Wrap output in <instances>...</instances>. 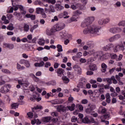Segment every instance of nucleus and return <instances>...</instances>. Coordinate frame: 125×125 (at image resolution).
Here are the masks:
<instances>
[{
    "instance_id": "nucleus-1",
    "label": "nucleus",
    "mask_w": 125,
    "mask_h": 125,
    "mask_svg": "<svg viewBox=\"0 0 125 125\" xmlns=\"http://www.w3.org/2000/svg\"><path fill=\"white\" fill-rule=\"evenodd\" d=\"M93 21H94V17H89L85 19L82 23L81 27L83 28L87 27V28H85L83 31V33L84 35H86V34H92L94 36H97L98 35V33H99L100 28L95 25H90Z\"/></svg>"
},
{
    "instance_id": "nucleus-2",
    "label": "nucleus",
    "mask_w": 125,
    "mask_h": 125,
    "mask_svg": "<svg viewBox=\"0 0 125 125\" xmlns=\"http://www.w3.org/2000/svg\"><path fill=\"white\" fill-rule=\"evenodd\" d=\"M95 105L92 104H89L88 105V107L85 110V112L87 114H91L93 112V110L95 109Z\"/></svg>"
},
{
    "instance_id": "nucleus-3",
    "label": "nucleus",
    "mask_w": 125,
    "mask_h": 125,
    "mask_svg": "<svg viewBox=\"0 0 125 125\" xmlns=\"http://www.w3.org/2000/svg\"><path fill=\"white\" fill-rule=\"evenodd\" d=\"M65 27V24L62 22L57 23L55 25L56 32H59V31H61V30H63Z\"/></svg>"
},
{
    "instance_id": "nucleus-4",
    "label": "nucleus",
    "mask_w": 125,
    "mask_h": 125,
    "mask_svg": "<svg viewBox=\"0 0 125 125\" xmlns=\"http://www.w3.org/2000/svg\"><path fill=\"white\" fill-rule=\"evenodd\" d=\"M85 84H86V80L84 78L82 77L77 85V87L83 88L84 86H85Z\"/></svg>"
},
{
    "instance_id": "nucleus-5",
    "label": "nucleus",
    "mask_w": 125,
    "mask_h": 125,
    "mask_svg": "<svg viewBox=\"0 0 125 125\" xmlns=\"http://www.w3.org/2000/svg\"><path fill=\"white\" fill-rule=\"evenodd\" d=\"M109 32L112 34H117V33H120L122 32V28L119 27H112L109 29Z\"/></svg>"
},
{
    "instance_id": "nucleus-6",
    "label": "nucleus",
    "mask_w": 125,
    "mask_h": 125,
    "mask_svg": "<svg viewBox=\"0 0 125 125\" xmlns=\"http://www.w3.org/2000/svg\"><path fill=\"white\" fill-rule=\"evenodd\" d=\"M119 50H125V45L123 44L117 45L114 48V51L115 52H118Z\"/></svg>"
},
{
    "instance_id": "nucleus-7",
    "label": "nucleus",
    "mask_w": 125,
    "mask_h": 125,
    "mask_svg": "<svg viewBox=\"0 0 125 125\" xmlns=\"http://www.w3.org/2000/svg\"><path fill=\"white\" fill-rule=\"evenodd\" d=\"M9 91V89L6 87V84L2 86L0 89V92L1 93H7Z\"/></svg>"
},
{
    "instance_id": "nucleus-8",
    "label": "nucleus",
    "mask_w": 125,
    "mask_h": 125,
    "mask_svg": "<svg viewBox=\"0 0 125 125\" xmlns=\"http://www.w3.org/2000/svg\"><path fill=\"white\" fill-rule=\"evenodd\" d=\"M113 47L114 45L112 43H109L104 47L103 48L104 50L107 51V50H111V49H112V48H113Z\"/></svg>"
},
{
    "instance_id": "nucleus-9",
    "label": "nucleus",
    "mask_w": 125,
    "mask_h": 125,
    "mask_svg": "<svg viewBox=\"0 0 125 125\" xmlns=\"http://www.w3.org/2000/svg\"><path fill=\"white\" fill-rule=\"evenodd\" d=\"M57 110L58 112H65L66 111V107L62 105H57Z\"/></svg>"
},
{
    "instance_id": "nucleus-10",
    "label": "nucleus",
    "mask_w": 125,
    "mask_h": 125,
    "mask_svg": "<svg viewBox=\"0 0 125 125\" xmlns=\"http://www.w3.org/2000/svg\"><path fill=\"white\" fill-rule=\"evenodd\" d=\"M101 67H102V69H101V72L102 73H105L106 71H107V65L105 64V63H103L101 64Z\"/></svg>"
},
{
    "instance_id": "nucleus-11",
    "label": "nucleus",
    "mask_w": 125,
    "mask_h": 125,
    "mask_svg": "<svg viewBox=\"0 0 125 125\" xmlns=\"http://www.w3.org/2000/svg\"><path fill=\"white\" fill-rule=\"evenodd\" d=\"M64 70L62 68H58L57 71L58 76L59 77H61L62 75H63Z\"/></svg>"
},
{
    "instance_id": "nucleus-12",
    "label": "nucleus",
    "mask_w": 125,
    "mask_h": 125,
    "mask_svg": "<svg viewBox=\"0 0 125 125\" xmlns=\"http://www.w3.org/2000/svg\"><path fill=\"white\" fill-rule=\"evenodd\" d=\"M35 67H43L44 66V62L41 61L40 62H36L34 64Z\"/></svg>"
},
{
    "instance_id": "nucleus-13",
    "label": "nucleus",
    "mask_w": 125,
    "mask_h": 125,
    "mask_svg": "<svg viewBox=\"0 0 125 125\" xmlns=\"http://www.w3.org/2000/svg\"><path fill=\"white\" fill-rule=\"evenodd\" d=\"M25 17L26 18H31V20L32 21L35 20L36 19V15H35L26 14Z\"/></svg>"
},
{
    "instance_id": "nucleus-14",
    "label": "nucleus",
    "mask_w": 125,
    "mask_h": 125,
    "mask_svg": "<svg viewBox=\"0 0 125 125\" xmlns=\"http://www.w3.org/2000/svg\"><path fill=\"white\" fill-rule=\"evenodd\" d=\"M89 69L90 71H96L97 66L95 64H91L89 65Z\"/></svg>"
},
{
    "instance_id": "nucleus-15",
    "label": "nucleus",
    "mask_w": 125,
    "mask_h": 125,
    "mask_svg": "<svg viewBox=\"0 0 125 125\" xmlns=\"http://www.w3.org/2000/svg\"><path fill=\"white\" fill-rule=\"evenodd\" d=\"M62 79L64 83H68L69 82H70V80H69V78L65 76H63L62 78Z\"/></svg>"
},
{
    "instance_id": "nucleus-16",
    "label": "nucleus",
    "mask_w": 125,
    "mask_h": 125,
    "mask_svg": "<svg viewBox=\"0 0 125 125\" xmlns=\"http://www.w3.org/2000/svg\"><path fill=\"white\" fill-rule=\"evenodd\" d=\"M55 8L58 11H61V10L64 9V7L62 5L59 4H57Z\"/></svg>"
},
{
    "instance_id": "nucleus-17",
    "label": "nucleus",
    "mask_w": 125,
    "mask_h": 125,
    "mask_svg": "<svg viewBox=\"0 0 125 125\" xmlns=\"http://www.w3.org/2000/svg\"><path fill=\"white\" fill-rule=\"evenodd\" d=\"M82 123H83L84 124H89V123H90V120L88 119V117H85L83 119Z\"/></svg>"
},
{
    "instance_id": "nucleus-18",
    "label": "nucleus",
    "mask_w": 125,
    "mask_h": 125,
    "mask_svg": "<svg viewBox=\"0 0 125 125\" xmlns=\"http://www.w3.org/2000/svg\"><path fill=\"white\" fill-rule=\"evenodd\" d=\"M43 12H44V10L42 8H37L36 9V13L37 14H40V13L42 14Z\"/></svg>"
},
{
    "instance_id": "nucleus-19",
    "label": "nucleus",
    "mask_w": 125,
    "mask_h": 125,
    "mask_svg": "<svg viewBox=\"0 0 125 125\" xmlns=\"http://www.w3.org/2000/svg\"><path fill=\"white\" fill-rule=\"evenodd\" d=\"M94 55L97 57H98V56L100 57H102V56H103V53L102 51H98L94 53Z\"/></svg>"
},
{
    "instance_id": "nucleus-20",
    "label": "nucleus",
    "mask_w": 125,
    "mask_h": 125,
    "mask_svg": "<svg viewBox=\"0 0 125 125\" xmlns=\"http://www.w3.org/2000/svg\"><path fill=\"white\" fill-rule=\"evenodd\" d=\"M24 96H20V99L21 101H19L20 105H24L25 104V102L24 101H22L23 99H24Z\"/></svg>"
},
{
    "instance_id": "nucleus-21",
    "label": "nucleus",
    "mask_w": 125,
    "mask_h": 125,
    "mask_svg": "<svg viewBox=\"0 0 125 125\" xmlns=\"http://www.w3.org/2000/svg\"><path fill=\"white\" fill-rule=\"evenodd\" d=\"M73 68H74V69H75V68H77L78 69V74H79V75H81L82 74V69L81 68V67H79V65H75L73 66Z\"/></svg>"
},
{
    "instance_id": "nucleus-22",
    "label": "nucleus",
    "mask_w": 125,
    "mask_h": 125,
    "mask_svg": "<svg viewBox=\"0 0 125 125\" xmlns=\"http://www.w3.org/2000/svg\"><path fill=\"white\" fill-rule=\"evenodd\" d=\"M60 35L63 39H68V35H67L66 33L60 32Z\"/></svg>"
},
{
    "instance_id": "nucleus-23",
    "label": "nucleus",
    "mask_w": 125,
    "mask_h": 125,
    "mask_svg": "<svg viewBox=\"0 0 125 125\" xmlns=\"http://www.w3.org/2000/svg\"><path fill=\"white\" fill-rule=\"evenodd\" d=\"M7 30L9 31H12L14 30V27H13V24L12 23H10L9 25L7 27Z\"/></svg>"
},
{
    "instance_id": "nucleus-24",
    "label": "nucleus",
    "mask_w": 125,
    "mask_h": 125,
    "mask_svg": "<svg viewBox=\"0 0 125 125\" xmlns=\"http://www.w3.org/2000/svg\"><path fill=\"white\" fill-rule=\"evenodd\" d=\"M75 104H73L71 105V106H67V108H68L69 111H74L75 110Z\"/></svg>"
},
{
    "instance_id": "nucleus-25",
    "label": "nucleus",
    "mask_w": 125,
    "mask_h": 125,
    "mask_svg": "<svg viewBox=\"0 0 125 125\" xmlns=\"http://www.w3.org/2000/svg\"><path fill=\"white\" fill-rule=\"evenodd\" d=\"M57 48H58V52H62V51H63V49L62 48V45L60 44H58L57 45Z\"/></svg>"
},
{
    "instance_id": "nucleus-26",
    "label": "nucleus",
    "mask_w": 125,
    "mask_h": 125,
    "mask_svg": "<svg viewBox=\"0 0 125 125\" xmlns=\"http://www.w3.org/2000/svg\"><path fill=\"white\" fill-rule=\"evenodd\" d=\"M12 1V5L13 6V7H14V10L15 11H17V10H18L19 9V5H13V0H11Z\"/></svg>"
},
{
    "instance_id": "nucleus-27",
    "label": "nucleus",
    "mask_w": 125,
    "mask_h": 125,
    "mask_svg": "<svg viewBox=\"0 0 125 125\" xmlns=\"http://www.w3.org/2000/svg\"><path fill=\"white\" fill-rule=\"evenodd\" d=\"M44 40H43V39H39V41L38 42V43L40 45H44Z\"/></svg>"
},
{
    "instance_id": "nucleus-28",
    "label": "nucleus",
    "mask_w": 125,
    "mask_h": 125,
    "mask_svg": "<svg viewBox=\"0 0 125 125\" xmlns=\"http://www.w3.org/2000/svg\"><path fill=\"white\" fill-rule=\"evenodd\" d=\"M19 106V104L17 103L12 104L11 105L12 109H16L17 108H18Z\"/></svg>"
},
{
    "instance_id": "nucleus-29",
    "label": "nucleus",
    "mask_w": 125,
    "mask_h": 125,
    "mask_svg": "<svg viewBox=\"0 0 125 125\" xmlns=\"http://www.w3.org/2000/svg\"><path fill=\"white\" fill-rule=\"evenodd\" d=\"M17 68L18 70H24V69H25V66H21V65H20L19 63H17Z\"/></svg>"
},
{
    "instance_id": "nucleus-30",
    "label": "nucleus",
    "mask_w": 125,
    "mask_h": 125,
    "mask_svg": "<svg viewBox=\"0 0 125 125\" xmlns=\"http://www.w3.org/2000/svg\"><path fill=\"white\" fill-rule=\"evenodd\" d=\"M91 45H92V44L88 45V46L84 45L83 47V49H84V50H88V49H89V47L90 48H92V47H91Z\"/></svg>"
},
{
    "instance_id": "nucleus-31",
    "label": "nucleus",
    "mask_w": 125,
    "mask_h": 125,
    "mask_svg": "<svg viewBox=\"0 0 125 125\" xmlns=\"http://www.w3.org/2000/svg\"><path fill=\"white\" fill-rule=\"evenodd\" d=\"M58 17L59 18H64V19H67V18H69V16H66L65 17H64L63 15V13H61V14H60L59 15H58Z\"/></svg>"
},
{
    "instance_id": "nucleus-32",
    "label": "nucleus",
    "mask_w": 125,
    "mask_h": 125,
    "mask_svg": "<svg viewBox=\"0 0 125 125\" xmlns=\"http://www.w3.org/2000/svg\"><path fill=\"white\" fill-rule=\"evenodd\" d=\"M51 120V118H50V117H46L44 118V123H49Z\"/></svg>"
},
{
    "instance_id": "nucleus-33",
    "label": "nucleus",
    "mask_w": 125,
    "mask_h": 125,
    "mask_svg": "<svg viewBox=\"0 0 125 125\" xmlns=\"http://www.w3.org/2000/svg\"><path fill=\"white\" fill-rule=\"evenodd\" d=\"M52 104H60L61 103V101L60 100L56 99L52 102Z\"/></svg>"
},
{
    "instance_id": "nucleus-34",
    "label": "nucleus",
    "mask_w": 125,
    "mask_h": 125,
    "mask_svg": "<svg viewBox=\"0 0 125 125\" xmlns=\"http://www.w3.org/2000/svg\"><path fill=\"white\" fill-rule=\"evenodd\" d=\"M77 18H78V17L77 16L73 15V16L70 18V22H73L74 21H77Z\"/></svg>"
},
{
    "instance_id": "nucleus-35",
    "label": "nucleus",
    "mask_w": 125,
    "mask_h": 125,
    "mask_svg": "<svg viewBox=\"0 0 125 125\" xmlns=\"http://www.w3.org/2000/svg\"><path fill=\"white\" fill-rule=\"evenodd\" d=\"M109 22H110V18H107L106 19H104V25L105 24H108Z\"/></svg>"
},
{
    "instance_id": "nucleus-36",
    "label": "nucleus",
    "mask_w": 125,
    "mask_h": 125,
    "mask_svg": "<svg viewBox=\"0 0 125 125\" xmlns=\"http://www.w3.org/2000/svg\"><path fill=\"white\" fill-rule=\"evenodd\" d=\"M98 24L99 25H104V19H100L98 21Z\"/></svg>"
},
{
    "instance_id": "nucleus-37",
    "label": "nucleus",
    "mask_w": 125,
    "mask_h": 125,
    "mask_svg": "<svg viewBox=\"0 0 125 125\" xmlns=\"http://www.w3.org/2000/svg\"><path fill=\"white\" fill-rule=\"evenodd\" d=\"M78 121V118L76 117L75 116H73L71 118V122L72 123H76Z\"/></svg>"
},
{
    "instance_id": "nucleus-38",
    "label": "nucleus",
    "mask_w": 125,
    "mask_h": 125,
    "mask_svg": "<svg viewBox=\"0 0 125 125\" xmlns=\"http://www.w3.org/2000/svg\"><path fill=\"white\" fill-rule=\"evenodd\" d=\"M44 65L45 68H48L51 66V63L50 62H46Z\"/></svg>"
},
{
    "instance_id": "nucleus-39",
    "label": "nucleus",
    "mask_w": 125,
    "mask_h": 125,
    "mask_svg": "<svg viewBox=\"0 0 125 125\" xmlns=\"http://www.w3.org/2000/svg\"><path fill=\"white\" fill-rule=\"evenodd\" d=\"M73 13L75 16H76L77 15H80V14H81V12L79 10L74 11L73 12Z\"/></svg>"
},
{
    "instance_id": "nucleus-40",
    "label": "nucleus",
    "mask_w": 125,
    "mask_h": 125,
    "mask_svg": "<svg viewBox=\"0 0 125 125\" xmlns=\"http://www.w3.org/2000/svg\"><path fill=\"white\" fill-rule=\"evenodd\" d=\"M111 96L112 97H116V96H118V93L116 92V91L112 92L110 94Z\"/></svg>"
},
{
    "instance_id": "nucleus-41",
    "label": "nucleus",
    "mask_w": 125,
    "mask_h": 125,
    "mask_svg": "<svg viewBox=\"0 0 125 125\" xmlns=\"http://www.w3.org/2000/svg\"><path fill=\"white\" fill-rule=\"evenodd\" d=\"M109 118H110V114L109 113L106 114L104 115V120H108Z\"/></svg>"
},
{
    "instance_id": "nucleus-42",
    "label": "nucleus",
    "mask_w": 125,
    "mask_h": 125,
    "mask_svg": "<svg viewBox=\"0 0 125 125\" xmlns=\"http://www.w3.org/2000/svg\"><path fill=\"white\" fill-rule=\"evenodd\" d=\"M8 48H9V49H13V48H14V45H13V44L9 43L8 45Z\"/></svg>"
},
{
    "instance_id": "nucleus-43",
    "label": "nucleus",
    "mask_w": 125,
    "mask_h": 125,
    "mask_svg": "<svg viewBox=\"0 0 125 125\" xmlns=\"http://www.w3.org/2000/svg\"><path fill=\"white\" fill-rule=\"evenodd\" d=\"M33 109H35V110H41V109H42V106L41 105H37L34 107Z\"/></svg>"
},
{
    "instance_id": "nucleus-44",
    "label": "nucleus",
    "mask_w": 125,
    "mask_h": 125,
    "mask_svg": "<svg viewBox=\"0 0 125 125\" xmlns=\"http://www.w3.org/2000/svg\"><path fill=\"white\" fill-rule=\"evenodd\" d=\"M3 73H5L6 74H10V71L6 69H3L2 70Z\"/></svg>"
},
{
    "instance_id": "nucleus-45",
    "label": "nucleus",
    "mask_w": 125,
    "mask_h": 125,
    "mask_svg": "<svg viewBox=\"0 0 125 125\" xmlns=\"http://www.w3.org/2000/svg\"><path fill=\"white\" fill-rule=\"evenodd\" d=\"M28 118H32L34 116V114L32 112H28L27 113Z\"/></svg>"
},
{
    "instance_id": "nucleus-46",
    "label": "nucleus",
    "mask_w": 125,
    "mask_h": 125,
    "mask_svg": "<svg viewBox=\"0 0 125 125\" xmlns=\"http://www.w3.org/2000/svg\"><path fill=\"white\" fill-rule=\"evenodd\" d=\"M50 84L51 85H56V81L55 80L51 81L49 82Z\"/></svg>"
},
{
    "instance_id": "nucleus-47",
    "label": "nucleus",
    "mask_w": 125,
    "mask_h": 125,
    "mask_svg": "<svg viewBox=\"0 0 125 125\" xmlns=\"http://www.w3.org/2000/svg\"><path fill=\"white\" fill-rule=\"evenodd\" d=\"M119 26H125V21L120 22L118 24Z\"/></svg>"
},
{
    "instance_id": "nucleus-48",
    "label": "nucleus",
    "mask_w": 125,
    "mask_h": 125,
    "mask_svg": "<svg viewBox=\"0 0 125 125\" xmlns=\"http://www.w3.org/2000/svg\"><path fill=\"white\" fill-rule=\"evenodd\" d=\"M99 91L100 94H103V93H104V88H100L99 89Z\"/></svg>"
},
{
    "instance_id": "nucleus-49",
    "label": "nucleus",
    "mask_w": 125,
    "mask_h": 125,
    "mask_svg": "<svg viewBox=\"0 0 125 125\" xmlns=\"http://www.w3.org/2000/svg\"><path fill=\"white\" fill-rule=\"evenodd\" d=\"M109 42H115V41H116V38H115V36H113L109 39Z\"/></svg>"
},
{
    "instance_id": "nucleus-50",
    "label": "nucleus",
    "mask_w": 125,
    "mask_h": 125,
    "mask_svg": "<svg viewBox=\"0 0 125 125\" xmlns=\"http://www.w3.org/2000/svg\"><path fill=\"white\" fill-rule=\"evenodd\" d=\"M104 89H109L111 87H110L109 84H106L104 85Z\"/></svg>"
},
{
    "instance_id": "nucleus-51",
    "label": "nucleus",
    "mask_w": 125,
    "mask_h": 125,
    "mask_svg": "<svg viewBox=\"0 0 125 125\" xmlns=\"http://www.w3.org/2000/svg\"><path fill=\"white\" fill-rule=\"evenodd\" d=\"M51 115L53 117H58V113L57 112H52Z\"/></svg>"
},
{
    "instance_id": "nucleus-52",
    "label": "nucleus",
    "mask_w": 125,
    "mask_h": 125,
    "mask_svg": "<svg viewBox=\"0 0 125 125\" xmlns=\"http://www.w3.org/2000/svg\"><path fill=\"white\" fill-rule=\"evenodd\" d=\"M24 31H26V32H28L29 31V25L28 24H25L24 25Z\"/></svg>"
},
{
    "instance_id": "nucleus-53",
    "label": "nucleus",
    "mask_w": 125,
    "mask_h": 125,
    "mask_svg": "<svg viewBox=\"0 0 125 125\" xmlns=\"http://www.w3.org/2000/svg\"><path fill=\"white\" fill-rule=\"evenodd\" d=\"M112 59H117L118 58V56L116 54H113L111 55Z\"/></svg>"
},
{
    "instance_id": "nucleus-54",
    "label": "nucleus",
    "mask_w": 125,
    "mask_h": 125,
    "mask_svg": "<svg viewBox=\"0 0 125 125\" xmlns=\"http://www.w3.org/2000/svg\"><path fill=\"white\" fill-rule=\"evenodd\" d=\"M91 123H92V124H95L96 125H98V122L95 121V120H94V118H91Z\"/></svg>"
},
{
    "instance_id": "nucleus-55",
    "label": "nucleus",
    "mask_w": 125,
    "mask_h": 125,
    "mask_svg": "<svg viewBox=\"0 0 125 125\" xmlns=\"http://www.w3.org/2000/svg\"><path fill=\"white\" fill-rule=\"evenodd\" d=\"M12 17H13V16L12 15V14L7 15V18L9 20H10V19H11L12 18Z\"/></svg>"
},
{
    "instance_id": "nucleus-56",
    "label": "nucleus",
    "mask_w": 125,
    "mask_h": 125,
    "mask_svg": "<svg viewBox=\"0 0 125 125\" xmlns=\"http://www.w3.org/2000/svg\"><path fill=\"white\" fill-rule=\"evenodd\" d=\"M25 66L26 67H27V68H29L30 66V62H29V61H26V62H25Z\"/></svg>"
},
{
    "instance_id": "nucleus-57",
    "label": "nucleus",
    "mask_w": 125,
    "mask_h": 125,
    "mask_svg": "<svg viewBox=\"0 0 125 125\" xmlns=\"http://www.w3.org/2000/svg\"><path fill=\"white\" fill-rule=\"evenodd\" d=\"M54 21H58V17L57 16H55L54 19H53L51 21V22H54Z\"/></svg>"
},
{
    "instance_id": "nucleus-58",
    "label": "nucleus",
    "mask_w": 125,
    "mask_h": 125,
    "mask_svg": "<svg viewBox=\"0 0 125 125\" xmlns=\"http://www.w3.org/2000/svg\"><path fill=\"white\" fill-rule=\"evenodd\" d=\"M114 37L115 38V40H119L121 38V35L120 34H117L114 36Z\"/></svg>"
},
{
    "instance_id": "nucleus-59",
    "label": "nucleus",
    "mask_w": 125,
    "mask_h": 125,
    "mask_svg": "<svg viewBox=\"0 0 125 125\" xmlns=\"http://www.w3.org/2000/svg\"><path fill=\"white\" fill-rule=\"evenodd\" d=\"M80 62L81 63H85V62H86V60H85V59L81 58L80 59Z\"/></svg>"
},
{
    "instance_id": "nucleus-60",
    "label": "nucleus",
    "mask_w": 125,
    "mask_h": 125,
    "mask_svg": "<svg viewBox=\"0 0 125 125\" xmlns=\"http://www.w3.org/2000/svg\"><path fill=\"white\" fill-rule=\"evenodd\" d=\"M82 56V52H79L78 53H77L76 55V57H77V58H81Z\"/></svg>"
},
{
    "instance_id": "nucleus-61",
    "label": "nucleus",
    "mask_w": 125,
    "mask_h": 125,
    "mask_svg": "<svg viewBox=\"0 0 125 125\" xmlns=\"http://www.w3.org/2000/svg\"><path fill=\"white\" fill-rule=\"evenodd\" d=\"M27 61L24 59L21 60L20 62V64H25Z\"/></svg>"
},
{
    "instance_id": "nucleus-62",
    "label": "nucleus",
    "mask_w": 125,
    "mask_h": 125,
    "mask_svg": "<svg viewBox=\"0 0 125 125\" xmlns=\"http://www.w3.org/2000/svg\"><path fill=\"white\" fill-rule=\"evenodd\" d=\"M108 83L107 84H112V80L110 78H108L107 81H106Z\"/></svg>"
},
{
    "instance_id": "nucleus-63",
    "label": "nucleus",
    "mask_w": 125,
    "mask_h": 125,
    "mask_svg": "<svg viewBox=\"0 0 125 125\" xmlns=\"http://www.w3.org/2000/svg\"><path fill=\"white\" fill-rule=\"evenodd\" d=\"M86 75L88 76H91V75H93V72L92 71H87L86 72Z\"/></svg>"
},
{
    "instance_id": "nucleus-64",
    "label": "nucleus",
    "mask_w": 125,
    "mask_h": 125,
    "mask_svg": "<svg viewBox=\"0 0 125 125\" xmlns=\"http://www.w3.org/2000/svg\"><path fill=\"white\" fill-rule=\"evenodd\" d=\"M87 102H87V100H85V99H84L82 101V104H87Z\"/></svg>"
}]
</instances>
